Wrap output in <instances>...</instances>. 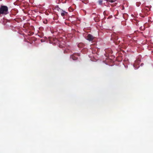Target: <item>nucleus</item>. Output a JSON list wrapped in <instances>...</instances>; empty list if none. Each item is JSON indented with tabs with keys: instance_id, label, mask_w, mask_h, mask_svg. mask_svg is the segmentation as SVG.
<instances>
[{
	"instance_id": "1",
	"label": "nucleus",
	"mask_w": 153,
	"mask_h": 153,
	"mask_svg": "<svg viewBox=\"0 0 153 153\" xmlns=\"http://www.w3.org/2000/svg\"><path fill=\"white\" fill-rule=\"evenodd\" d=\"M150 9L147 7H146L143 9L141 11V13H140V17L143 18L147 16L150 14Z\"/></svg>"
},
{
	"instance_id": "2",
	"label": "nucleus",
	"mask_w": 153,
	"mask_h": 153,
	"mask_svg": "<svg viewBox=\"0 0 153 153\" xmlns=\"http://www.w3.org/2000/svg\"><path fill=\"white\" fill-rule=\"evenodd\" d=\"M8 13V7L6 6L1 5L0 7V14L5 15Z\"/></svg>"
},
{
	"instance_id": "3",
	"label": "nucleus",
	"mask_w": 153,
	"mask_h": 153,
	"mask_svg": "<svg viewBox=\"0 0 153 153\" xmlns=\"http://www.w3.org/2000/svg\"><path fill=\"white\" fill-rule=\"evenodd\" d=\"M79 56L80 54L79 53H74L70 56V58L72 59L73 60H76L78 59L77 57L76 56Z\"/></svg>"
},
{
	"instance_id": "4",
	"label": "nucleus",
	"mask_w": 153,
	"mask_h": 153,
	"mask_svg": "<svg viewBox=\"0 0 153 153\" xmlns=\"http://www.w3.org/2000/svg\"><path fill=\"white\" fill-rule=\"evenodd\" d=\"M93 39V36L90 34H88L87 36V39L89 41H92Z\"/></svg>"
},
{
	"instance_id": "5",
	"label": "nucleus",
	"mask_w": 153,
	"mask_h": 153,
	"mask_svg": "<svg viewBox=\"0 0 153 153\" xmlns=\"http://www.w3.org/2000/svg\"><path fill=\"white\" fill-rule=\"evenodd\" d=\"M84 44L82 43H80L78 45V47L79 48H82L84 46Z\"/></svg>"
},
{
	"instance_id": "6",
	"label": "nucleus",
	"mask_w": 153,
	"mask_h": 153,
	"mask_svg": "<svg viewBox=\"0 0 153 153\" xmlns=\"http://www.w3.org/2000/svg\"><path fill=\"white\" fill-rule=\"evenodd\" d=\"M68 13L65 11L61 14L62 17H64L65 16L67 15Z\"/></svg>"
},
{
	"instance_id": "7",
	"label": "nucleus",
	"mask_w": 153,
	"mask_h": 153,
	"mask_svg": "<svg viewBox=\"0 0 153 153\" xmlns=\"http://www.w3.org/2000/svg\"><path fill=\"white\" fill-rule=\"evenodd\" d=\"M57 10L58 11L59 13L61 14H62V13L64 11L59 8H57Z\"/></svg>"
},
{
	"instance_id": "8",
	"label": "nucleus",
	"mask_w": 153,
	"mask_h": 153,
	"mask_svg": "<svg viewBox=\"0 0 153 153\" xmlns=\"http://www.w3.org/2000/svg\"><path fill=\"white\" fill-rule=\"evenodd\" d=\"M14 11V10H12L11 12V13L12 15L15 16L17 12H15L14 13H13V11Z\"/></svg>"
},
{
	"instance_id": "9",
	"label": "nucleus",
	"mask_w": 153,
	"mask_h": 153,
	"mask_svg": "<svg viewBox=\"0 0 153 153\" xmlns=\"http://www.w3.org/2000/svg\"><path fill=\"white\" fill-rule=\"evenodd\" d=\"M140 62V61L139 60H136L135 61V63L134 65H134H135V64H137V63H138V64Z\"/></svg>"
},
{
	"instance_id": "10",
	"label": "nucleus",
	"mask_w": 153,
	"mask_h": 153,
	"mask_svg": "<svg viewBox=\"0 0 153 153\" xmlns=\"http://www.w3.org/2000/svg\"><path fill=\"white\" fill-rule=\"evenodd\" d=\"M136 4L137 6L139 7L141 4V3L140 2H137Z\"/></svg>"
},
{
	"instance_id": "11",
	"label": "nucleus",
	"mask_w": 153,
	"mask_h": 153,
	"mask_svg": "<svg viewBox=\"0 0 153 153\" xmlns=\"http://www.w3.org/2000/svg\"><path fill=\"white\" fill-rule=\"evenodd\" d=\"M65 46V45L63 44L62 45L61 44H59V48H62L63 47H64Z\"/></svg>"
},
{
	"instance_id": "12",
	"label": "nucleus",
	"mask_w": 153,
	"mask_h": 153,
	"mask_svg": "<svg viewBox=\"0 0 153 153\" xmlns=\"http://www.w3.org/2000/svg\"><path fill=\"white\" fill-rule=\"evenodd\" d=\"M114 39L115 41L117 40L118 39V37L117 36H116L114 38Z\"/></svg>"
},
{
	"instance_id": "13",
	"label": "nucleus",
	"mask_w": 153,
	"mask_h": 153,
	"mask_svg": "<svg viewBox=\"0 0 153 153\" xmlns=\"http://www.w3.org/2000/svg\"><path fill=\"white\" fill-rule=\"evenodd\" d=\"M98 2L99 4H102V0H99Z\"/></svg>"
},
{
	"instance_id": "14",
	"label": "nucleus",
	"mask_w": 153,
	"mask_h": 153,
	"mask_svg": "<svg viewBox=\"0 0 153 153\" xmlns=\"http://www.w3.org/2000/svg\"><path fill=\"white\" fill-rule=\"evenodd\" d=\"M68 50H65L64 51V53H67L68 52Z\"/></svg>"
},
{
	"instance_id": "15",
	"label": "nucleus",
	"mask_w": 153,
	"mask_h": 153,
	"mask_svg": "<svg viewBox=\"0 0 153 153\" xmlns=\"http://www.w3.org/2000/svg\"><path fill=\"white\" fill-rule=\"evenodd\" d=\"M114 38V37H112V38Z\"/></svg>"
},
{
	"instance_id": "16",
	"label": "nucleus",
	"mask_w": 153,
	"mask_h": 153,
	"mask_svg": "<svg viewBox=\"0 0 153 153\" xmlns=\"http://www.w3.org/2000/svg\"><path fill=\"white\" fill-rule=\"evenodd\" d=\"M143 65V64H141V65Z\"/></svg>"
},
{
	"instance_id": "17",
	"label": "nucleus",
	"mask_w": 153,
	"mask_h": 153,
	"mask_svg": "<svg viewBox=\"0 0 153 153\" xmlns=\"http://www.w3.org/2000/svg\"><path fill=\"white\" fill-rule=\"evenodd\" d=\"M143 65V64H141V65Z\"/></svg>"
}]
</instances>
